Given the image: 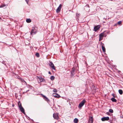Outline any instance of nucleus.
<instances>
[{"instance_id":"obj_1","label":"nucleus","mask_w":123,"mask_h":123,"mask_svg":"<svg viewBox=\"0 0 123 123\" xmlns=\"http://www.w3.org/2000/svg\"><path fill=\"white\" fill-rule=\"evenodd\" d=\"M86 102V101L85 100H83L79 104L78 107L80 108H81L84 105Z\"/></svg>"},{"instance_id":"obj_2","label":"nucleus","mask_w":123,"mask_h":123,"mask_svg":"<svg viewBox=\"0 0 123 123\" xmlns=\"http://www.w3.org/2000/svg\"><path fill=\"white\" fill-rule=\"evenodd\" d=\"M53 117L55 119L59 120V117L58 115V114L57 113H54L53 114Z\"/></svg>"},{"instance_id":"obj_3","label":"nucleus","mask_w":123,"mask_h":123,"mask_svg":"<svg viewBox=\"0 0 123 123\" xmlns=\"http://www.w3.org/2000/svg\"><path fill=\"white\" fill-rule=\"evenodd\" d=\"M37 79L38 81H39L40 82H44L45 81V80L43 78H42L41 77H37Z\"/></svg>"},{"instance_id":"obj_4","label":"nucleus","mask_w":123,"mask_h":123,"mask_svg":"<svg viewBox=\"0 0 123 123\" xmlns=\"http://www.w3.org/2000/svg\"><path fill=\"white\" fill-rule=\"evenodd\" d=\"M62 6V4H60L56 10V12L58 13L60 12Z\"/></svg>"},{"instance_id":"obj_5","label":"nucleus","mask_w":123,"mask_h":123,"mask_svg":"<svg viewBox=\"0 0 123 123\" xmlns=\"http://www.w3.org/2000/svg\"><path fill=\"white\" fill-rule=\"evenodd\" d=\"M109 118L108 117H104L101 118V120L102 121H107L109 120Z\"/></svg>"},{"instance_id":"obj_6","label":"nucleus","mask_w":123,"mask_h":123,"mask_svg":"<svg viewBox=\"0 0 123 123\" xmlns=\"http://www.w3.org/2000/svg\"><path fill=\"white\" fill-rule=\"evenodd\" d=\"M50 66L52 69H53L54 70H55V67L54 65V64L52 62H50L49 64Z\"/></svg>"},{"instance_id":"obj_7","label":"nucleus","mask_w":123,"mask_h":123,"mask_svg":"<svg viewBox=\"0 0 123 123\" xmlns=\"http://www.w3.org/2000/svg\"><path fill=\"white\" fill-rule=\"evenodd\" d=\"M104 35V33H101L99 35V41H100L102 40Z\"/></svg>"},{"instance_id":"obj_8","label":"nucleus","mask_w":123,"mask_h":123,"mask_svg":"<svg viewBox=\"0 0 123 123\" xmlns=\"http://www.w3.org/2000/svg\"><path fill=\"white\" fill-rule=\"evenodd\" d=\"M43 99L46 101L48 102L49 101V99L47 98L45 96L43 95V94L42 95Z\"/></svg>"},{"instance_id":"obj_9","label":"nucleus","mask_w":123,"mask_h":123,"mask_svg":"<svg viewBox=\"0 0 123 123\" xmlns=\"http://www.w3.org/2000/svg\"><path fill=\"white\" fill-rule=\"evenodd\" d=\"M53 95L55 98H59L60 97V95L57 93H53Z\"/></svg>"},{"instance_id":"obj_10","label":"nucleus","mask_w":123,"mask_h":123,"mask_svg":"<svg viewBox=\"0 0 123 123\" xmlns=\"http://www.w3.org/2000/svg\"><path fill=\"white\" fill-rule=\"evenodd\" d=\"M93 117H89V123H92L93 122Z\"/></svg>"},{"instance_id":"obj_11","label":"nucleus","mask_w":123,"mask_h":123,"mask_svg":"<svg viewBox=\"0 0 123 123\" xmlns=\"http://www.w3.org/2000/svg\"><path fill=\"white\" fill-rule=\"evenodd\" d=\"M21 111L24 114H25V110L22 106H21V107L19 108Z\"/></svg>"},{"instance_id":"obj_12","label":"nucleus","mask_w":123,"mask_h":123,"mask_svg":"<svg viewBox=\"0 0 123 123\" xmlns=\"http://www.w3.org/2000/svg\"><path fill=\"white\" fill-rule=\"evenodd\" d=\"M100 28L99 25H97L94 28V31H96L98 30Z\"/></svg>"},{"instance_id":"obj_13","label":"nucleus","mask_w":123,"mask_h":123,"mask_svg":"<svg viewBox=\"0 0 123 123\" xmlns=\"http://www.w3.org/2000/svg\"><path fill=\"white\" fill-rule=\"evenodd\" d=\"M36 30V29H35V28H33V29L31 30V34L33 33H34V34H35L37 32H33V31H34V30Z\"/></svg>"},{"instance_id":"obj_14","label":"nucleus","mask_w":123,"mask_h":123,"mask_svg":"<svg viewBox=\"0 0 123 123\" xmlns=\"http://www.w3.org/2000/svg\"><path fill=\"white\" fill-rule=\"evenodd\" d=\"M78 122V119L76 118H75L74 120V122L75 123H77Z\"/></svg>"},{"instance_id":"obj_15","label":"nucleus","mask_w":123,"mask_h":123,"mask_svg":"<svg viewBox=\"0 0 123 123\" xmlns=\"http://www.w3.org/2000/svg\"><path fill=\"white\" fill-rule=\"evenodd\" d=\"M31 20L30 19H26V21L27 23H29L31 22Z\"/></svg>"},{"instance_id":"obj_16","label":"nucleus","mask_w":123,"mask_h":123,"mask_svg":"<svg viewBox=\"0 0 123 123\" xmlns=\"http://www.w3.org/2000/svg\"><path fill=\"white\" fill-rule=\"evenodd\" d=\"M102 48L103 51L104 52H105V47L102 45Z\"/></svg>"},{"instance_id":"obj_17","label":"nucleus","mask_w":123,"mask_h":123,"mask_svg":"<svg viewBox=\"0 0 123 123\" xmlns=\"http://www.w3.org/2000/svg\"><path fill=\"white\" fill-rule=\"evenodd\" d=\"M119 93L120 94H122L123 93V92L122 90L121 89H119L118 90Z\"/></svg>"},{"instance_id":"obj_18","label":"nucleus","mask_w":123,"mask_h":123,"mask_svg":"<svg viewBox=\"0 0 123 123\" xmlns=\"http://www.w3.org/2000/svg\"><path fill=\"white\" fill-rule=\"evenodd\" d=\"M111 99L113 102H116L117 101L114 98H111Z\"/></svg>"},{"instance_id":"obj_19","label":"nucleus","mask_w":123,"mask_h":123,"mask_svg":"<svg viewBox=\"0 0 123 123\" xmlns=\"http://www.w3.org/2000/svg\"><path fill=\"white\" fill-rule=\"evenodd\" d=\"M18 107L19 108L21 107V106H22L21 104V103H20V102H18Z\"/></svg>"},{"instance_id":"obj_20","label":"nucleus","mask_w":123,"mask_h":123,"mask_svg":"<svg viewBox=\"0 0 123 123\" xmlns=\"http://www.w3.org/2000/svg\"><path fill=\"white\" fill-rule=\"evenodd\" d=\"M54 79L55 77L53 76H51L50 78V79L52 80H53Z\"/></svg>"},{"instance_id":"obj_21","label":"nucleus","mask_w":123,"mask_h":123,"mask_svg":"<svg viewBox=\"0 0 123 123\" xmlns=\"http://www.w3.org/2000/svg\"><path fill=\"white\" fill-rule=\"evenodd\" d=\"M74 69H75L74 68H73L72 69V72H71V74H72V75H73V72H74Z\"/></svg>"},{"instance_id":"obj_22","label":"nucleus","mask_w":123,"mask_h":123,"mask_svg":"<svg viewBox=\"0 0 123 123\" xmlns=\"http://www.w3.org/2000/svg\"><path fill=\"white\" fill-rule=\"evenodd\" d=\"M6 5L5 4H2L0 6V8H2L4 7L5 6H6Z\"/></svg>"},{"instance_id":"obj_23","label":"nucleus","mask_w":123,"mask_h":123,"mask_svg":"<svg viewBox=\"0 0 123 123\" xmlns=\"http://www.w3.org/2000/svg\"><path fill=\"white\" fill-rule=\"evenodd\" d=\"M19 79L22 82H24L25 81L24 79H22L21 78H19Z\"/></svg>"},{"instance_id":"obj_24","label":"nucleus","mask_w":123,"mask_h":123,"mask_svg":"<svg viewBox=\"0 0 123 123\" xmlns=\"http://www.w3.org/2000/svg\"><path fill=\"white\" fill-rule=\"evenodd\" d=\"M109 112L111 113H112L113 112V110L111 109H110L109 110Z\"/></svg>"},{"instance_id":"obj_25","label":"nucleus","mask_w":123,"mask_h":123,"mask_svg":"<svg viewBox=\"0 0 123 123\" xmlns=\"http://www.w3.org/2000/svg\"><path fill=\"white\" fill-rule=\"evenodd\" d=\"M36 56L37 57H39V54L38 53H37L36 54Z\"/></svg>"},{"instance_id":"obj_26","label":"nucleus","mask_w":123,"mask_h":123,"mask_svg":"<svg viewBox=\"0 0 123 123\" xmlns=\"http://www.w3.org/2000/svg\"><path fill=\"white\" fill-rule=\"evenodd\" d=\"M122 24V21H119L117 23V24L119 25H120Z\"/></svg>"},{"instance_id":"obj_27","label":"nucleus","mask_w":123,"mask_h":123,"mask_svg":"<svg viewBox=\"0 0 123 123\" xmlns=\"http://www.w3.org/2000/svg\"><path fill=\"white\" fill-rule=\"evenodd\" d=\"M53 92H57L56 89H54L53 90Z\"/></svg>"},{"instance_id":"obj_28","label":"nucleus","mask_w":123,"mask_h":123,"mask_svg":"<svg viewBox=\"0 0 123 123\" xmlns=\"http://www.w3.org/2000/svg\"><path fill=\"white\" fill-rule=\"evenodd\" d=\"M79 14H77L76 16L78 17H79Z\"/></svg>"},{"instance_id":"obj_29","label":"nucleus","mask_w":123,"mask_h":123,"mask_svg":"<svg viewBox=\"0 0 123 123\" xmlns=\"http://www.w3.org/2000/svg\"><path fill=\"white\" fill-rule=\"evenodd\" d=\"M27 3L28 4L29 0H25Z\"/></svg>"},{"instance_id":"obj_30","label":"nucleus","mask_w":123,"mask_h":123,"mask_svg":"<svg viewBox=\"0 0 123 123\" xmlns=\"http://www.w3.org/2000/svg\"><path fill=\"white\" fill-rule=\"evenodd\" d=\"M49 74H51V73L50 71H49Z\"/></svg>"},{"instance_id":"obj_31","label":"nucleus","mask_w":123,"mask_h":123,"mask_svg":"<svg viewBox=\"0 0 123 123\" xmlns=\"http://www.w3.org/2000/svg\"><path fill=\"white\" fill-rule=\"evenodd\" d=\"M24 82L25 83V84H26V85H27V83H26V82L25 81V82Z\"/></svg>"},{"instance_id":"obj_32","label":"nucleus","mask_w":123,"mask_h":123,"mask_svg":"<svg viewBox=\"0 0 123 123\" xmlns=\"http://www.w3.org/2000/svg\"><path fill=\"white\" fill-rule=\"evenodd\" d=\"M12 107H13L14 106V104H12Z\"/></svg>"}]
</instances>
